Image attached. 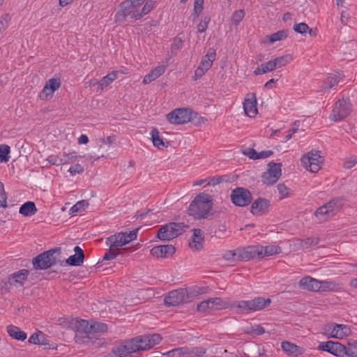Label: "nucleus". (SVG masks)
Wrapping results in <instances>:
<instances>
[{
    "mask_svg": "<svg viewBox=\"0 0 357 357\" xmlns=\"http://www.w3.org/2000/svg\"><path fill=\"white\" fill-rule=\"evenodd\" d=\"M215 57V52L213 49H209L207 54L202 59L199 67L207 71L213 65V62Z\"/></svg>",
    "mask_w": 357,
    "mask_h": 357,
    "instance_id": "obj_32",
    "label": "nucleus"
},
{
    "mask_svg": "<svg viewBox=\"0 0 357 357\" xmlns=\"http://www.w3.org/2000/svg\"><path fill=\"white\" fill-rule=\"evenodd\" d=\"M210 22V18L208 17H205L204 20H202L200 23L197 25L198 32L204 33L208 28V24Z\"/></svg>",
    "mask_w": 357,
    "mask_h": 357,
    "instance_id": "obj_61",
    "label": "nucleus"
},
{
    "mask_svg": "<svg viewBox=\"0 0 357 357\" xmlns=\"http://www.w3.org/2000/svg\"><path fill=\"white\" fill-rule=\"evenodd\" d=\"M37 211L36 205L32 202H27L22 204L20 208V213L24 216H31Z\"/></svg>",
    "mask_w": 357,
    "mask_h": 357,
    "instance_id": "obj_36",
    "label": "nucleus"
},
{
    "mask_svg": "<svg viewBox=\"0 0 357 357\" xmlns=\"http://www.w3.org/2000/svg\"><path fill=\"white\" fill-rule=\"evenodd\" d=\"M234 306L242 311H246V312L252 311L250 301H238L236 303H235L234 305Z\"/></svg>",
    "mask_w": 357,
    "mask_h": 357,
    "instance_id": "obj_53",
    "label": "nucleus"
},
{
    "mask_svg": "<svg viewBox=\"0 0 357 357\" xmlns=\"http://www.w3.org/2000/svg\"><path fill=\"white\" fill-rule=\"evenodd\" d=\"M293 59V57L290 54H286L281 56H278L274 59H272L273 63H275V69L285 66L290 63Z\"/></svg>",
    "mask_w": 357,
    "mask_h": 357,
    "instance_id": "obj_41",
    "label": "nucleus"
},
{
    "mask_svg": "<svg viewBox=\"0 0 357 357\" xmlns=\"http://www.w3.org/2000/svg\"><path fill=\"white\" fill-rule=\"evenodd\" d=\"M344 203L343 198L335 197L318 208L314 212V215L321 222L327 221L340 211Z\"/></svg>",
    "mask_w": 357,
    "mask_h": 357,
    "instance_id": "obj_4",
    "label": "nucleus"
},
{
    "mask_svg": "<svg viewBox=\"0 0 357 357\" xmlns=\"http://www.w3.org/2000/svg\"><path fill=\"white\" fill-rule=\"evenodd\" d=\"M320 351H327L337 357H344L347 354L346 346L339 342H322L318 346Z\"/></svg>",
    "mask_w": 357,
    "mask_h": 357,
    "instance_id": "obj_16",
    "label": "nucleus"
},
{
    "mask_svg": "<svg viewBox=\"0 0 357 357\" xmlns=\"http://www.w3.org/2000/svg\"><path fill=\"white\" fill-rule=\"evenodd\" d=\"M43 337V333L40 331L34 333L31 335L29 339V342L31 344H38L40 342V338Z\"/></svg>",
    "mask_w": 357,
    "mask_h": 357,
    "instance_id": "obj_60",
    "label": "nucleus"
},
{
    "mask_svg": "<svg viewBox=\"0 0 357 357\" xmlns=\"http://www.w3.org/2000/svg\"><path fill=\"white\" fill-rule=\"evenodd\" d=\"M187 289L180 288L170 291L165 298V303L168 306H176L184 303H189Z\"/></svg>",
    "mask_w": 357,
    "mask_h": 357,
    "instance_id": "obj_14",
    "label": "nucleus"
},
{
    "mask_svg": "<svg viewBox=\"0 0 357 357\" xmlns=\"http://www.w3.org/2000/svg\"><path fill=\"white\" fill-rule=\"evenodd\" d=\"M241 257L243 261H248L255 257H263V246L262 245H251L245 248L241 249Z\"/></svg>",
    "mask_w": 357,
    "mask_h": 357,
    "instance_id": "obj_22",
    "label": "nucleus"
},
{
    "mask_svg": "<svg viewBox=\"0 0 357 357\" xmlns=\"http://www.w3.org/2000/svg\"><path fill=\"white\" fill-rule=\"evenodd\" d=\"M107 330V326L103 323H94L90 325L89 335L93 337L96 342L98 337L96 336V333H102Z\"/></svg>",
    "mask_w": 357,
    "mask_h": 357,
    "instance_id": "obj_39",
    "label": "nucleus"
},
{
    "mask_svg": "<svg viewBox=\"0 0 357 357\" xmlns=\"http://www.w3.org/2000/svg\"><path fill=\"white\" fill-rule=\"evenodd\" d=\"M192 241L189 243V246L195 250H200L203 248V231L200 229H194Z\"/></svg>",
    "mask_w": 357,
    "mask_h": 357,
    "instance_id": "obj_25",
    "label": "nucleus"
},
{
    "mask_svg": "<svg viewBox=\"0 0 357 357\" xmlns=\"http://www.w3.org/2000/svg\"><path fill=\"white\" fill-rule=\"evenodd\" d=\"M187 291L190 302H191L199 296L206 294L208 291V287L195 286L190 289H187Z\"/></svg>",
    "mask_w": 357,
    "mask_h": 357,
    "instance_id": "obj_34",
    "label": "nucleus"
},
{
    "mask_svg": "<svg viewBox=\"0 0 357 357\" xmlns=\"http://www.w3.org/2000/svg\"><path fill=\"white\" fill-rule=\"evenodd\" d=\"M319 285V280L312 278L311 277L303 278L299 281V287L307 291H318Z\"/></svg>",
    "mask_w": 357,
    "mask_h": 357,
    "instance_id": "obj_24",
    "label": "nucleus"
},
{
    "mask_svg": "<svg viewBox=\"0 0 357 357\" xmlns=\"http://www.w3.org/2000/svg\"><path fill=\"white\" fill-rule=\"evenodd\" d=\"M211 310H220L228 307V303L219 297L209 298Z\"/></svg>",
    "mask_w": 357,
    "mask_h": 357,
    "instance_id": "obj_35",
    "label": "nucleus"
},
{
    "mask_svg": "<svg viewBox=\"0 0 357 357\" xmlns=\"http://www.w3.org/2000/svg\"><path fill=\"white\" fill-rule=\"evenodd\" d=\"M89 206V202L86 200H81L77 202L71 208V213H77L85 210Z\"/></svg>",
    "mask_w": 357,
    "mask_h": 357,
    "instance_id": "obj_49",
    "label": "nucleus"
},
{
    "mask_svg": "<svg viewBox=\"0 0 357 357\" xmlns=\"http://www.w3.org/2000/svg\"><path fill=\"white\" fill-rule=\"evenodd\" d=\"M278 190L280 195V199L288 197L291 195L290 189L283 183H280L278 185Z\"/></svg>",
    "mask_w": 357,
    "mask_h": 357,
    "instance_id": "obj_54",
    "label": "nucleus"
},
{
    "mask_svg": "<svg viewBox=\"0 0 357 357\" xmlns=\"http://www.w3.org/2000/svg\"><path fill=\"white\" fill-rule=\"evenodd\" d=\"M352 111V105L349 100H337L333 109L329 119L333 121H339L347 118Z\"/></svg>",
    "mask_w": 357,
    "mask_h": 357,
    "instance_id": "obj_9",
    "label": "nucleus"
},
{
    "mask_svg": "<svg viewBox=\"0 0 357 357\" xmlns=\"http://www.w3.org/2000/svg\"><path fill=\"white\" fill-rule=\"evenodd\" d=\"M245 12L243 10H236L232 15V20L235 25H238L243 19Z\"/></svg>",
    "mask_w": 357,
    "mask_h": 357,
    "instance_id": "obj_56",
    "label": "nucleus"
},
{
    "mask_svg": "<svg viewBox=\"0 0 357 357\" xmlns=\"http://www.w3.org/2000/svg\"><path fill=\"white\" fill-rule=\"evenodd\" d=\"M139 229V228H137L130 232L116 233L107 238L105 243L107 245H109V248L104 255L102 260H112L115 259L120 254L132 252V249L131 248H121L135 240L137 237Z\"/></svg>",
    "mask_w": 357,
    "mask_h": 357,
    "instance_id": "obj_1",
    "label": "nucleus"
},
{
    "mask_svg": "<svg viewBox=\"0 0 357 357\" xmlns=\"http://www.w3.org/2000/svg\"><path fill=\"white\" fill-rule=\"evenodd\" d=\"M243 109L249 117H255L257 114V98L255 93L248 94L244 100Z\"/></svg>",
    "mask_w": 357,
    "mask_h": 357,
    "instance_id": "obj_21",
    "label": "nucleus"
},
{
    "mask_svg": "<svg viewBox=\"0 0 357 357\" xmlns=\"http://www.w3.org/2000/svg\"><path fill=\"white\" fill-rule=\"evenodd\" d=\"M293 29L296 33L304 34L309 29V26L306 23L301 22L294 24Z\"/></svg>",
    "mask_w": 357,
    "mask_h": 357,
    "instance_id": "obj_57",
    "label": "nucleus"
},
{
    "mask_svg": "<svg viewBox=\"0 0 357 357\" xmlns=\"http://www.w3.org/2000/svg\"><path fill=\"white\" fill-rule=\"evenodd\" d=\"M166 68V66L161 65L152 69L150 73L144 77L143 83L144 84H148L155 80L157 78L165 73Z\"/></svg>",
    "mask_w": 357,
    "mask_h": 357,
    "instance_id": "obj_27",
    "label": "nucleus"
},
{
    "mask_svg": "<svg viewBox=\"0 0 357 357\" xmlns=\"http://www.w3.org/2000/svg\"><path fill=\"white\" fill-rule=\"evenodd\" d=\"M137 339L126 340L113 348V354L118 357H132V354L139 351Z\"/></svg>",
    "mask_w": 357,
    "mask_h": 357,
    "instance_id": "obj_10",
    "label": "nucleus"
},
{
    "mask_svg": "<svg viewBox=\"0 0 357 357\" xmlns=\"http://www.w3.org/2000/svg\"><path fill=\"white\" fill-rule=\"evenodd\" d=\"M206 351V349L202 347H183L174 349L168 354L172 357H201Z\"/></svg>",
    "mask_w": 357,
    "mask_h": 357,
    "instance_id": "obj_13",
    "label": "nucleus"
},
{
    "mask_svg": "<svg viewBox=\"0 0 357 357\" xmlns=\"http://www.w3.org/2000/svg\"><path fill=\"white\" fill-rule=\"evenodd\" d=\"M61 86V81L59 78H52L47 81L42 91L40 93L41 100H48L53 93Z\"/></svg>",
    "mask_w": 357,
    "mask_h": 357,
    "instance_id": "obj_19",
    "label": "nucleus"
},
{
    "mask_svg": "<svg viewBox=\"0 0 357 357\" xmlns=\"http://www.w3.org/2000/svg\"><path fill=\"white\" fill-rule=\"evenodd\" d=\"M151 139H152L153 144L155 147H157L158 149H161V148L165 146V142H163L162 139L160 137V132L158 130V129L153 128L151 130Z\"/></svg>",
    "mask_w": 357,
    "mask_h": 357,
    "instance_id": "obj_42",
    "label": "nucleus"
},
{
    "mask_svg": "<svg viewBox=\"0 0 357 357\" xmlns=\"http://www.w3.org/2000/svg\"><path fill=\"white\" fill-rule=\"evenodd\" d=\"M288 33L289 31L287 29L280 30L273 33L269 36V41L271 43H273L275 42L285 39L288 36Z\"/></svg>",
    "mask_w": 357,
    "mask_h": 357,
    "instance_id": "obj_43",
    "label": "nucleus"
},
{
    "mask_svg": "<svg viewBox=\"0 0 357 357\" xmlns=\"http://www.w3.org/2000/svg\"><path fill=\"white\" fill-rule=\"evenodd\" d=\"M70 327L77 332L75 340L79 343L94 344L93 337L89 335L90 325L88 321L81 319H73Z\"/></svg>",
    "mask_w": 357,
    "mask_h": 357,
    "instance_id": "obj_6",
    "label": "nucleus"
},
{
    "mask_svg": "<svg viewBox=\"0 0 357 357\" xmlns=\"http://www.w3.org/2000/svg\"><path fill=\"white\" fill-rule=\"evenodd\" d=\"M10 148L6 144H0V161L6 162L9 160Z\"/></svg>",
    "mask_w": 357,
    "mask_h": 357,
    "instance_id": "obj_46",
    "label": "nucleus"
},
{
    "mask_svg": "<svg viewBox=\"0 0 357 357\" xmlns=\"http://www.w3.org/2000/svg\"><path fill=\"white\" fill-rule=\"evenodd\" d=\"M74 251L75 254L68 257L66 259V263L70 266H80L83 263L84 259V252L79 246H75Z\"/></svg>",
    "mask_w": 357,
    "mask_h": 357,
    "instance_id": "obj_29",
    "label": "nucleus"
},
{
    "mask_svg": "<svg viewBox=\"0 0 357 357\" xmlns=\"http://www.w3.org/2000/svg\"><path fill=\"white\" fill-rule=\"evenodd\" d=\"M281 252V248L278 245L263 246V257L264 256H271Z\"/></svg>",
    "mask_w": 357,
    "mask_h": 357,
    "instance_id": "obj_44",
    "label": "nucleus"
},
{
    "mask_svg": "<svg viewBox=\"0 0 357 357\" xmlns=\"http://www.w3.org/2000/svg\"><path fill=\"white\" fill-rule=\"evenodd\" d=\"M7 333L13 339L17 340L24 341L26 339V333L20 328L14 325H9L7 326Z\"/></svg>",
    "mask_w": 357,
    "mask_h": 357,
    "instance_id": "obj_30",
    "label": "nucleus"
},
{
    "mask_svg": "<svg viewBox=\"0 0 357 357\" xmlns=\"http://www.w3.org/2000/svg\"><path fill=\"white\" fill-rule=\"evenodd\" d=\"M29 275V271L26 269H21L19 271H17L10 275H9V278L11 281L13 286H22L24 284V282L26 280L27 276Z\"/></svg>",
    "mask_w": 357,
    "mask_h": 357,
    "instance_id": "obj_28",
    "label": "nucleus"
},
{
    "mask_svg": "<svg viewBox=\"0 0 357 357\" xmlns=\"http://www.w3.org/2000/svg\"><path fill=\"white\" fill-rule=\"evenodd\" d=\"M324 162L323 158L320 155L319 151H310L301 158V162L307 170L317 173L321 168Z\"/></svg>",
    "mask_w": 357,
    "mask_h": 357,
    "instance_id": "obj_11",
    "label": "nucleus"
},
{
    "mask_svg": "<svg viewBox=\"0 0 357 357\" xmlns=\"http://www.w3.org/2000/svg\"><path fill=\"white\" fill-rule=\"evenodd\" d=\"M13 284L9 277L7 279H2L0 280V292L1 294H6L10 291Z\"/></svg>",
    "mask_w": 357,
    "mask_h": 357,
    "instance_id": "obj_50",
    "label": "nucleus"
},
{
    "mask_svg": "<svg viewBox=\"0 0 357 357\" xmlns=\"http://www.w3.org/2000/svg\"><path fill=\"white\" fill-rule=\"evenodd\" d=\"M193 114L197 115L189 108H178L169 113L167 115V119L172 124H185L193 119Z\"/></svg>",
    "mask_w": 357,
    "mask_h": 357,
    "instance_id": "obj_8",
    "label": "nucleus"
},
{
    "mask_svg": "<svg viewBox=\"0 0 357 357\" xmlns=\"http://www.w3.org/2000/svg\"><path fill=\"white\" fill-rule=\"evenodd\" d=\"M146 0H126L121 3V10L116 13L118 20H125L127 17L139 20L141 18L140 7Z\"/></svg>",
    "mask_w": 357,
    "mask_h": 357,
    "instance_id": "obj_3",
    "label": "nucleus"
},
{
    "mask_svg": "<svg viewBox=\"0 0 357 357\" xmlns=\"http://www.w3.org/2000/svg\"><path fill=\"white\" fill-rule=\"evenodd\" d=\"M212 208L211 197L204 192L199 193L190 203L188 207V214L197 220L206 219Z\"/></svg>",
    "mask_w": 357,
    "mask_h": 357,
    "instance_id": "obj_2",
    "label": "nucleus"
},
{
    "mask_svg": "<svg viewBox=\"0 0 357 357\" xmlns=\"http://www.w3.org/2000/svg\"><path fill=\"white\" fill-rule=\"evenodd\" d=\"M231 199L234 204L242 207L249 205L252 200V197L248 189L238 187L232 190Z\"/></svg>",
    "mask_w": 357,
    "mask_h": 357,
    "instance_id": "obj_15",
    "label": "nucleus"
},
{
    "mask_svg": "<svg viewBox=\"0 0 357 357\" xmlns=\"http://www.w3.org/2000/svg\"><path fill=\"white\" fill-rule=\"evenodd\" d=\"M197 310L198 312L202 313L211 312V310L208 299L199 303L197 305Z\"/></svg>",
    "mask_w": 357,
    "mask_h": 357,
    "instance_id": "obj_55",
    "label": "nucleus"
},
{
    "mask_svg": "<svg viewBox=\"0 0 357 357\" xmlns=\"http://www.w3.org/2000/svg\"><path fill=\"white\" fill-rule=\"evenodd\" d=\"M319 242V238L318 236L309 237L301 241V246L303 248H309L312 246L317 245Z\"/></svg>",
    "mask_w": 357,
    "mask_h": 357,
    "instance_id": "obj_48",
    "label": "nucleus"
},
{
    "mask_svg": "<svg viewBox=\"0 0 357 357\" xmlns=\"http://www.w3.org/2000/svg\"><path fill=\"white\" fill-rule=\"evenodd\" d=\"M341 79V77L337 75H330L324 80V83L321 86L320 91L321 92H326L333 86L337 85Z\"/></svg>",
    "mask_w": 357,
    "mask_h": 357,
    "instance_id": "obj_31",
    "label": "nucleus"
},
{
    "mask_svg": "<svg viewBox=\"0 0 357 357\" xmlns=\"http://www.w3.org/2000/svg\"><path fill=\"white\" fill-rule=\"evenodd\" d=\"M326 331L331 337L337 339H343L351 333L350 328L347 325L335 323L328 324L326 326Z\"/></svg>",
    "mask_w": 357,
    "mask_h": 357,
    "instance_id": "obj_18",
    "label": "nucleus"
},
{
    "mask_svg": "<svg viewBox=\"0 0 357 357\" xmlns=\"http://www.w3.org/2000/svg\"><path fill=\"white\" fill-rule=\"evenodd\" d=\"M262 72L264 73L271 72L275 69V63H273V60L268 61L264 63L261 64Z\"/></svg>",
    "mask_w": 357,
    "mask_h": 357,
    "instance_id": "obj_59",
    "label": "nucleus"
},
{
    "mask_svg": "<svg viewBox=\"0 0 357 357\" xmlns=\"http://www.w3.org/2000/svg\"><path fill=\"white\" fill-rule=\"evenodd\" d=\"M318 292L335 291L338 289V284L334 281H320Z\"/></svg>",
    "mask_w": 357,
    "mask_h": 357,
    "instance_id": "obj_37",
    "label": "nucleus"
},
{
    "mask_svg": "<svg viewBox=\"0 0 357 357\" xmlns=\"http://www.w3.org/2000/svg\"><path fill=\"white\" fill-rule=\"evenodd\" d=\"M241 252V248H238L234 250H228L224 254L223 258L225 260L231 261H243L241 258L242 257Z\"/></svg>",
    "mask_w": 357,
    "mask_h": 357,
    "instance_id": "obj_40",
    "label": "nucleus"
},
{
    "mask_svg": "<svg viewBox=\"0 0 357 357\" xmlns=\"http://www.w3.org/2000/svg\"><path fill=\"white\" fill-rule=\"evenodd\" d=\"M282 163L271 162L268 165L267 171L261 176V182L266 185L275 183L282 175Z\"/></svg>",
    "mask_w": 357,
    "mask_h": 357,
    "instance_id": "obj_12",
    "label": "nucleus"
},
{
    "mask_svg": "<svg viewBox=\"0 0 357 357\" xmlns=\"http://www.w3.org/2000/svg\"><path fill=\"white\" fill-rule=\"evenodd\" d=\"M68 172L72 176H75L77 174H81L84 172V167L80 164H75L72 165Z\"/></svg>",
    "mask_w": 357,
    "mask_h": 357,
    "instance_id": "obj_64",
    "label": "nucleus"
},
{
    "mask_svg": "<svg viewBox=\"0 0 357 357\" xmlns=\"http://www.w3.org/2000/svg\"><path fill=\"white\" fill-rule=\"evenodd\" d=\"M270 205L269 200L259 197L252 203L250 212L255 215H264L268 213Z\"/></svg>",
    "mask_w": 357,
    "mask_h": 357,
    "instance_id": "obj_20",
    "label": "nucleus"
},
{
    "mask_svg": "<svg viewBox=\"0 0 357 357\" xmlns=\"http://www.w3.org/2000/svg\"><path fill=\"white\" fill-rule=\"evenodd\" d=\"M47 161L51 165H56V166L61 165L63 164H66L68 162V160L66 158L65 153H63V158H61V157H59V156L55 155H50L47 158Z\"/></svg>",
    "mask_w": 357,
    "mask_h": 357,
    "instance_id": "obj_45",
    "label": "nucleus"
},
{
    "mask_svg": "<svg viewBox=\"0 0 357 357\" xmlns=\"http://www.w3.org/2000/svg\"><path fill=\"white\" fill-rule=\"evenodd\" d=\"M175 252V248L172 245L155 246L151 250V254L158 258H168Z\"/></svg>",
    "mask_w": 357,
    "mask_h": 357,
    "instance_id": "obj_23",
    "label": "nucleus"
},
{
    "mask_svg": "<svg viewBox=\"0 0 357 357\" xmlns=\"http://www.w3.org/2000/svg\"><path fill=\"white\" fill-rule=\"evenodd\" d=\"M186 227L183 222H170L159 229L158 237L162 241L172 240L183 234Z\"/></svg>",
    "mask_w": 357,
    "mask_h": 357,
    "instance_id": "obj_7",
    "label": "nucleus"
},
{
    "mask_svg": "<svg viewBox=\"0 0 357 357\" xmlns=\"http://www.w3.org/2000/svg\"><path fill=\"white\" fill-rule=\"evenodd\" d=\"M136 339L139 350H147L158 344L162 340V337L160 334L155 333L137 337Z\"/></svg>",
    "mask_w": 357,
    "mask_h": 357,
    "instance_id": "obj_17",
    "label": "nucleus"
},
{
    "mask_svg": "<svg viewBox=\"0 0 357 357\" xmlns=\"http://www.w3.org/2000/svg\"><path fill=\"white\" fill-rule=\"evenodd\" d=\"M347 354L349 357H357V340H352L348 342L346 347Z\"/></svg>",
    "mask_w": 357,
    "mask_h": 357,
    "instance_id": "obj_47",
    "label": "nucleus"
},
{
    "mask_svg": "<svg viewBox=\"0 0 357 357\" xmlns=\"http://www.w3.org/2000/svg\"><path fill=\"white\" fill-rule=\"evenodd\" d=\"M60 253L61 248H56L38 255L33 259L34 268L45 270L52 267L56 264Z\"/></svg>",
    "mask_w": 357,
    "mask_h": 357,
    "instance_id": "obj_5",
    "label": "nucleus"
},
{
    "mask_svg": "<svg viewBox=\"0 0 357 357\" xmlns=\"http://www.w3.org/2000/svg\"><path fill=\"white\" fill-rule=\"evenodd\" d=\"M119 73L121 72L114 70L102 77L99 83L100 90L102 91L104 88L107 87L110 83L115 80L117 78L118 74Z\"/></svg>",
    "mask_w": 357,
    "mask_h": 357,
    "instance_id": "obj_38",
    "label": "nucleus"
},
{
    "mask_svg": "<svg viewBox=\"0 0 357 357\" xmlns=\"http://www.w3.org/2000/svg\"><path fill=\"white\" fill-rule=\"evenodd\" d=\"M282 349L289 356H298L303 354V349L296 344L288 341L282 342Z\"/></svg>",
    "mask_w": 357,
    "mask_h": 357,
    "instance_id": "obj_26",
    "label": "nucleus"
},
{
    "mask_svg": "<svg viewBox=\"0 0 357 357\" xmlns=\"http://www.w3.org/2000/svg\"><path fill=\"white\" fill-rule=\"evenodd\" d=\"M204 0H195L194 5V13L198 17L204 9Z\"/></svg>",
    "mask_w": 357,
    "mask_h": 357,
    "instance_id": "obj_62",
    "label": "nucleus"
},
{
    "mask_svg": "<svg viewBox=\"0 0 357 357\" xmlns=\"http://www.w3.org/2000/svg\"><path fill=\"white\" fill-rule=\"evenodd\" d=\"M146 3L144 4L143 7H140V13H141V17H142L144 15L148 14L150 13L155 6V1L150 0L147 1L146 0Z\"/></svg>",
    "mask_w": 357,
    "mask_h": 357,
    "instance_id": "obj_51",
    "label": "nucleus"
},
{
    "mask_svg": "<svg viewBox=\"0 0 357 357\" xmlns=\"http://www.w3.org/2000/svg\"><path fill=\"white\" fill-rule=\"evenodd\" d=\"M357 163V157L351 155L346 158L344 162V167L346 169H351L356 165Z\"/></svg>",
    "mask_w": 357,
    "mask_h": 357,
    "instance_id": "obj_58",
    "label": "nucleus"
},
{
    "mask_svg": "<svg viewBox=\"0 0 357 357\" xmlns=\"http://www.w3.org/2000/svg\"><path fill=\"white\" fill-rule=\"evenodd\" d=\"M271 303V299L267 298L265 299L262 297H257L252 300H250L251 304V310L252 311H258L264 309V307L268 306Z\"/></svg>",
    "mask_w": 357,
    "mask_h": 357,
    "instance_id": "obj_33",
    "label": "nucleus"
},
{
    "mask_svg": "<svg viewBox=\"0 0 357 357\" xmlns=\"http://www.w3.org/2000/svg\"><path fill=\"white\" fill-rule=\"evenodd\" d=\"M146 3L144 4L143 7H140V13H141V17H142L144 15L148 14L150 13L155 6V1L150 0L147 1L146 0Z\"/></svg>",
    "mask_w": 357,
    "mask_h": 357,
    "instance_id": "obj_52",
    "label": "nucleus"
},
{
    "mask_svg": "<svg viewBox=\"0 0 357 357\" xmlns=\"http://www.w3.org/2000/svg\"><path fill=\"white\" fill-rule=\"evenodd\" d=\"M243 153L250 159L257 160L258 152L252 148H246L243 151Z\"/></svg>",
    "mask_w": 357,
    "mask_h": 357,
    "instance_id": "obj_63",
    "label": "nucleus"
}]
</instances>
